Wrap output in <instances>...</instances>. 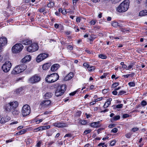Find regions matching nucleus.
Wrapping results in <instances>:
<instances>
[{
	"label": "nucleus",
	"instance_id": "1",
	"mask_svg": "<svg viewBox=\"0 0 147 147\" xmlns=\"http://www.w3.org/2000/svg\"><path fill=\"white\" fill-rule=\"evenodd\" d=\"M18 105V103L17 101H13L5 104L4 109L6 112H11L14 116H17L20 113V111L17 109Z\"/></svg>",
	"mask_w": 147,
	"mask_h": 147
},
{
	"label": "nucleus",
	"instance_id": "2",
	"mask_svg": "<svg viewBox=\"0 0 147 147\" xmlns=\"http://www.w3.org/2000/svg\"><path fill=\"white\" fill-rule=\"evenodd\" d=\"M129 0H124L117 7V11L119 12L126 11L129 8Z\"/></svg>",
	"mask_w": 147,
	"mask_h": 147
},
{
	"label": "nucleus",
	"instance_id": "3",
	"mask_svg": "<svg viewBox=\"0 0 147 147\" xmlns=\"http://www.w3.org/2000/svg\"><path fill=\"white\" fill-rule=\"evenodd\" d=\"M59 76L56 73H54L48 75L45 78L46 81L49 83H51L56 81L59 78Z\"/></svg>",
	"mask_w": 147,
	"mask_h": 147
},
{
	"label": "nucleus",
	"instance_id": "4",
	"mask_svg": "<svg viewBox=\"0 0 147 147\" xmlns=\"http://www.w3.org/2000/svg\"><path fill=\"white\" fill-rule=\"evenodd\" d=\"M66 88L65 85H59L56 89L55 92V96H59L63 94L66 90Z\"/></svg>",
	"mask_w": 147,
	"mask_h": 147
},
{
	"label": "nucleus",
	"instance_id": "5",
	"mask_svg": "<svg viewBox=\"0 0 147 147\" xmlns=\"http://www.w3.org/2000/svg\"><path fill=\"white\" fill-rule=\"evenodd\" d=\"M27 68V66L24 64L19 65L16 66L12 71L11 73L17 74L22 72Z\"/></svg>",
	"mask_w": 147,
	"mask_h": 147
},
{
	"label": "nucleus",
	"instance_id": "6",
	"mask_svg": "<svg viewBox=\"0 0 147 147\" xmlns=\"http://www.w3.org/2000/svg\"><path fill=\"white\" fill-rule=\"evenodd\" d=\"M30 108L28 105H25L22 107L21 113L23 117H24L28 115L30 113Z\"/></svg>",
	"mask_w": 147,
	"mask_h": 147
},
{
	"label": "nucleus",
	"instance_id": "7",
	"mask_svg": "<svg viewBox=\"0 0 147 147\" xmlns=\"http://www.w3.org/2000/svg\"><path fill=\"white\" fill-rule=\"evenodd\" d=\"M24 47L20 43L16 44L12 48V51L13 53H20Z\"/></svg>",
	"mask_w": 147,
	"mask_h": 147
},
{
	"label": "nucleus",
	"instance_id": "8",
	"mask_svg": "<svg viewBox=\"0 0 147 147\" xmlns=\"http://www.w3.org/2000/svg\"><path fill=\"white\" fill-rule=\"evenodd\" d=\"M11 65V63L9 61H7L3 65L1 68L4 72H7L10 70Z\"/></svg>",
	"mask_w": 147,
	"mask_h": 147
},
{
	"label": "nucleus",
	"instance_id": "9",
	"mask_svg": "<svg viewBox=\"0 0 147 147\" xmlns=\"http://www.w3.org/2000/svg\"><path fill=\"white\" fill-rule=\"evenodd\" d=\"M38 49V47L36 43H33L30 46L27 47V51L30 52H33L37 50Z\"/></svg>",
	"mask_w": 147,
	"mask_h": 147
},
{
	"label": "nucleus",
	"instance_id": "10",
	"mask_svg": "<svg viewBox=\"0 0 147 147\" xmlns=\"http://www.w3.org/2000/svg\"><path fill=\"white\" fill-rule=\"evenodd\" d=\"M40 79L41 78L37 74H36L30 78L28 81L30 83L34 84L39 82Z\"/></svg>",
	"mask_w": 147,
	"mask_h": 147
},
{
	"label": "nucleus",
	"instance_id": "11",
	"mask_svg": "<svg viewBox=\"0 0 147 147\" xmlns=\"http://www.w3.org/2000/svg\"><path fill=\"white\" fill-rule=\"evenodd\" d=\"M53 126L59 128H63L67 127L69 124L63 122L57 121L53 124Z\"/></svg>",
	"mask_w": 147,
	"mask_h": 147
},
{
	"label": "nucleus",
	"instance_id": "12",
	"mask_svg": "<svg viewBox=\"0 0 147 147\" xmlns=\"http://www.w3.org/2000/svg\"><path fill=\"white\" fill-rule=\"evenodd\" d=\"M49 56L48 54L42 53L38 55L36 59V61L39 63L47 58Z\"/></svg>",
	"mask_w": 147,
	"mask_h": 147
},
{
	"label": "nucleus",
	"instance_id": "13",
	"mask_svg": "<svg viewBox=\"0 0 147 147\" xmlns=\"http://www.w3.org/2000/svg\"><path fill=\"white\" fill-rule=\"evenodd\" d=\"M51 104V102L50 100H45L41 102L40 105L41 107L45 108L50 106Z\"/></svg>",
	"mask_w": 147,
	"mask_h": 147
},
{
	"label": "nucleus",
	"instance_id": "14",
	"mask_svg": "<svg viewBox=\"0 0 147 147\" xmlns=\"http://www.w3.org/2000/svg\"><path fill=\"white\" fill-rule=\"evenodd\" d=\"M74 76V74L72 72L69 73L66 76L63 78V80L65 81H68L72 79Z\"/></svg>",
	"mask_w": 147,
	"mask_h": 147
},
{
	"label": "nucleus",
	"instance_id": "15",
	"mask_svg": "<svg viewBox=\"0 0 147 147\" xmlns=\"http://www.w3.org/2000/svg\"><path fill=\"white\" fill-rule=\"evenodd\" d=\"M7 39L5 37H2L0 38V47H1L6 45Z\"/></svg>",
	"mask_w": 147,
	"mask_h": 147
},
{
	"label": "nucleus",
	"instance_id": "16",
	"mask_svg": "<svg viewBox=\"0 0 147 147\" xmlns=\"http://www.w3.org/2000/svg\"><path fill=\"white\" fill-rule=\"evenodd\" d=\"M11 119V118L9 117H2L0 121L1 123L4 124L6 122L8 121Z\"/></svg>",
	"mask_w": 147,
	"mask_h": 147
},
{
	"label": "nucleus",
	"instance_id": "17",
	"mask_svg": "<svg viewBox=\"0 0 147 147\" xmlns=\"http://www.w3.org/2000/svg\"><path fill=\"white\" fill-rule=\"evenodd\" d=\"M31 57L30 55H27L22 60V62L23 63H25L27 61H29L31 60Z\"/></svg>",
	"mask_w": 147,
	"mask_h": 147
},
{
	"label": "nucleus",
	"instance_id": "18",
	"mask_svg": "<svg viewBox=\"0 0 147 147\" xmlns=\"http://www.w3.org/2000/svg\"><path fill=\"white\" fill-rule=\"evenodd\" d=\"M100 122L98 121L91 123L90 124V126L94 128H97L100 126Z\"/></svg>",
	"mask_w": 147,
	"mask_h": 147
},
{
	"label": "nucleus",
	"instance_id": "19",
	"mask_svg": "<svg viewBox=\"0 0 147 147\" xmlns=\"http://www.w3.org/2000/svg\"><path fill=\"white\" fill-rule=\"evenodd\" d=\"M21 42L24 45H28L32 43V41L30 40L26 39L23 40Z\"/></svg>",
	"mask_w": 147,
	"mask_h": 147
},
{
	"label": "nucleus",
	"instance_id": "20",
	"mask_svg": "<svg viewBox=\"0 0 147 147\" xmlns=\"http://www.w3.org/2000/svg\"><path fill=\"white\" fill-rule=\"evenodd\" d=\"M112 99L111 98H109L107 100V101L103 105L104 108L106 109L110 105L111 103V101Z\"/></svg>",
	"mask_w": 147,
	"mask_h": 147
},
{
	"label": "nucleus",
	"instance_id": "21",
	"mask_svg": "<svg viewBox=\"0 0 147 147\" xmlns=\"http://www.w3.org/2000/svg\"><path fill=\"white\" fill-rule=\"evenodd\" d=\"M59 67V65L58 64H54L51 66V70L52 71H55L58 69Z\"/></svg>",
	"mask_w": 147,
	"mask_h": 147
},
{
	"label": "nucleus",
	"instance_id": "22",
	"mask_svg": "<svg viewBox=\"0 0 147 147\" xmlns=\"http://www.w3.org/2000/svg\"><path fill=\"white\" fill-rule=\"evenodd\" d=\"M51 65V63H47L44 64L42 67V69L44 70H47L49 68Z\"/></svg>",
	"mask_w": 147,
	"mask_h": 147
},
{
	"label": "nucleus",
	"instance_id": "23",
	"mask_svg": "<svg viewBox=\"0 0 147 147\" xmlns=\"http://www.w3.org/2000/svg\"><path fill=\"white\" fill-rule=\"evenodd\" d=\"M147 15V10H144L141 11L139 14L140 16H142Z\"/></svg>",
	"mask_w": 147,
	"mask_h": 147
},
{
	"label": "nucleus",
	"instance_id": "24",
	"mask_svg": "<svg viewBox=\"0 0 147 147\" xmlns=\"http://www.w3.org/2000/svg\"><path fill=\"white\" fill-rule=\"evenodd\" d=\"M52 94L51 92H47L44 95V96L45 98H49L52 96Z\"/></svg>",
	"mask_w": 147,
	"mask_h": 147
},
{
	"label": "nucleus",
	"instance_id": "25",
	"mask_svg": "<svg viewBox=\"0 0 147 147\" xmlns=\"http://www.w3.org/2000/svg\"><path fill=\"white\" fill-rule=\"evenodd\" d=\"M27 131L26 129H24L21 130L20 131L16 133V135H20L25 133Z\"/></svg>",
	"mask_w": 147,
	"mask_h": 147
},
{
	"label": "nucleus",
	"instance_id": "26",
	"mask_svg": "<svg viewBox=\"0 0 147 147\" xmlns=\"http://www.w3.org/2000/svg\"><path fill=\"white\" fill-rule=\"evenodd\" d=\"M120 118V117L119 115H117L111 118V121H115L119 119Z\"/></svg>",
	"mask_w": 147,
	"mask_h": 147
},
{
	"label": "nucleus",
	"instance_id": "27",
	"mask_svg": "<svg viewBox=\"0 0 147 147\" xmlns=\"http://www.w3.org/2000/svg\"><path fill=\"white\" fill-rule=\"evenodd\" d=\"M22 90V88L20 87L18 89H16L14 91L16 94H20V92Z\"/></svg>",
	"mask_w": 147,
	"mask_h": 147
},
{
	"label": "nucleus",
	"instance_id": "28",
	"mask_svg": "<svg viewBox=\"0 0 147 147\" xmlns=\"http://www.w3.org/2000/svg\"><path fill=\"white\" fill-rule=\"evenodd\" d=\"M5 87L9 86H11L10 83L7 81H4L2 83Z\"/></svg>",
	"mask_w": 147,
	"mask_h": 147
},
{
	"label": "nucleus",
	"instance_id": "29",
	"mask_svg": "<svg viewBox=\"0 0 147 147\" xmlns=\"http://www.w3.org/2000/svg\"><path fill=\"white\" fill-rule=\"evenodd\" d=\"M87 69L89 71H94L95 69V67L94 66H90L89 65Z\"/></svg>",
	"mask_w": 147,
	"mask_h": 147
},
{
	"label": "nucleus",
	"instance_id": "30",
	"mask_svg": "<svg viewBox=\"0 0 147 147\" xmlns=\"http://www.w3.org/2000/svg\"><path fill=\"white\" fill-rule=\"evenodd\" d=\"M130 29L129 28H121V31L123 32H130Z\"/></svg>",
	"mask_w": 147,
	"mask_h": 147
},
{
	"label": "nucleus",
	"instance_id": "31",
	"mask_svg": "<svg viewBox=\"0 0 147 147\" xmlns=\"http://www.w3.org/2000/svg\"><path fill=\"white\" fill-rule=\"evenodd\" d=\"M98 57L102 59H105L107 58V56L103 54H100L99 55Z\"/></svg>",
	"mask_w": 147,
	"mask_h": 147
},
{
	"label": "nucleus",
	"instance_id": "32",
	"mask_svg": "<svg viewBox=\"0 0 147 147\" xmlns=\"http://www.w3.org/2000/svg\"><path fill=\"white\" fill-rule=\"evenodd\" d=\"M54 6V3L53 2H50L47 4V6L49 7H52Z\"/></svg>",
	"mask_w": 147,
	"mask_h": 147
},
{
	"label": "nucleus",
	"instance_id": "33",
	"mask_svg": "<svg viewBox=\"0 0 147 147\" xmlns=\"http://www.w3.org/2000/svg\"><path fill=\"white\" fill-rule=\"evenodd\" d=\"M44 126L39 127L36 129V131H38L40 130H45Z\"/></svg>",
	"mask_w": 147,
	"mask_h": 147
},
{
	"label": "nucleus",
	"instance_id": "34",
	"mask_svg": "<svg viewBox=\"0 0 147 147\" xmlns=\"http://www.w3.org/2000/svg\"><path fill=\"white\" fill-rule=\"evenodd\" d=\"M79 122L82 125H85L87 123V121L84 120H80Z\"/></svg>",
	"mask_w": 147,
	"mask_h": 147
},
{
	"label": "nucleus",
	"instance_id": "35",
	"mask_svg": "<svg viewBox=\"0 0 147 147\" xmlns=\"http://www.w3.org/2000/svg\"><path fill=\"white\" fill-rule=\"evenodd\" d=\"M134 63H130L127 67L126 70H129L132 68L134 65Z\"/></svg>",
	"mask_w": 147,
	"mask_h": 147
},
{
	"label": "nucleus",
	"instance_id": "36",
	"mask_svg": "<svg viewBox=\"0 0 147 147\" xmlns=\"http://www.w3.org/2000/svg\"><path fill=\"white\" fill-rule=\"evenodd\" d=\"M112 25L114 27H116L118 26V23L117 22L113 21L112 23Z\"/></svg>",
	"mask_w": 147,
	"mask_h": 147
},
{
	"label": "nucleus",
	"instance_id": "37",
	"mask_svg": "<svg viewBox=\"0 0 147 147\" xmlns=\"http://www.w3.org/2000/svg\"><path fill=\"white\" fill-rule=\"evenodd\" d=\"M129 86L130 87H134L135 86V83L134 82H129L128 84Z\"/></svg>",
	"mask_w": 147,
	"mask_h": 147
},
{
	"label": "nucleus",
	"instance_id": "38",
	"mask_svg": "<svg viewBox=\"0 0 147 147\" xmlns=\"http://www.w3.org/2000/svg\"><path fill=\"white\" fill-rule=\"evenodd\" d=\"M105 98V97H101L99 98H97L94 99V100L96 101V102H97L98 101H100L104 99V98Z\"/></svg>",
	"mask_w": 147,
	"mask_h": 147
},
{
	"label": "nucleus",
	"instance_id": "39",
	"mask_svg": "<svg viewBox=\"0 0 147 147\" xmlns=\"http://www.w3.org/2000/svg\"><path fill=\"white\" fill-rule=\"evenodd\" d=\"M118 129L116 128H114L111 131V133H116L118 131Z\"/></svg>",
	"mask_w": 147,
	"mask_h": 147
},
{
	"label": "nucleus",
	"instance_id": "40",
	"mask_svg": "<svg viewBox=\"0 0 147 147\" xmlns=\"http://www.w3.org/2000/svg\"><path fill=\"white\" fill-rule=\"evenodd\" d=\"M119 85V83L118 82H115L113 83L112 86V88H115Z\"/></svg>",
	"mask_w": 147,
	"mask_h": 147
},
{
	"label": "nucleus",
	"instance_id": "41",
	"mask_svg": "<svg viewBox=\"0 0 147 147\" xmlns=\"http://www.w3.org/2000/svg\"><path fill=\"white\" fill-rule=\"evenodd\" d=\"M126 93V92L124 90H121L119 91L118 93V95H121Z\"/></svg>",
	"mask_w": 147,
	"mask_h": 147
},
{
	"label": "nucleus",
	"instance_id": "42",
	"mask_svg": "<svg viewBox=\"0 0 147 147\" xmlns=\"http://www.w3.org/2000/svg\"><path fill=\"white\" fill-rule=\"evenodd\" d=\"M91 131L92 130L90 129L86 130L84 132V134L85 135H86L87 134L90 133Z\"/></svg>",
	"mask_w": 147,
	"mask_h": 147
},
{
	"label": "nucleus",
	"instance_id": "43",
	"mask_svg": "<svg viewBox=\"0 0 147 147\" xmlns=\"http://www.w3.org/2000/svg\"><path fill=\"white\" fill-rule=\"evenodd\" d=\"M141 104L142 106H145L147 105V102L145 100H143L141 102Z\"/></svg>",
	"mask_w": 147,
	"mask_h": 147
},
{
	"label": "nucleus",
	"instance_id": "44",
	"mask_svg": "<svg viewBox=\"0 0 147 147\" xmlns=\"http://www.w3.org/2000/svg\"><path fill=\"white\" fill-rule=\"evenodd\" d=\"M32 140L30 139H28L26 140V144H29L30 143H32Z\"/></svg>",
	"mask_w": 147,
	"mask_h": 147
},
{
	"label": "nucleus",
	"instance_id": "45",
	"mask_svg": "<svg viewBox=\"0 0 147 147\" xmlns=\"http://www.w3.org/2000/svg\"><path fill=\"white\" fill-rule=\"evenodd\" d=\"M123 106L122 104H120L117 105L116 106V107L117 108H121Z\"/></svg>",
	"mask_w": 147,
	"mask_h": 147
},
{
	"label": "nucleus",
	"instance_id": "46",
	"mask_svg": "<svg viewBox=\"0 0 147 147\" xmlns=\"http://www.w3.org/2000/svg\"><path fill=\"white\" fill-rule=\"evenodd\" d=\"M41 144V142L39 141L36 144V146L37 147H40Z\"/></svg>",
	"mask_w": 147,
	"mask_h": 147
},
{
	"label": "nucleus",
	"instance_id": "47",
	"mask_svg": "<svg viewBox=\"0 0 147 147\" xmlns=\"http://www.w3.org/2000/svg\"><path fill=\"white\" fill-rule=\"evenodd\" d=\"M67 49L71 51L73 49V47L71 45L68 46L67 47Z\"/></svg>",
	"mask_w": 147,
	"mask_h": 147
},
{
	"label": "nucleus",
	"instance_id": "48",
	"mask_svg": "<svg viewBox=\"0 0 147 147\" xmlns=\"http://www.w3.org/2000/svg\"><path fill=\"white\" fill-rule=\"evenodd\" d=\"M43 120V119H40L38 120L37 121L36 120L35 122H36V123L38 124V123H40L41 122H42Z\"/></svg>",
	"mask_w": 147,
	"mask_h": 147
},
{
	"label": "nucleus",
	"instance_id": "49",
	"mask_svg": "<svg viewBox=\"0 0 147 147\" xmlns=\"http://www.w3.org/2000/svg\"><path fill=\"white\" fill-rule=\"evenodd\" d=\"M96 21L95 20H92L90 22L91 24L94 25L96 23Z\"/></svg>",
	"mask_w": 147,
	"mask_h": 147
},
{
	"label": "nucleus",
	"instance_id": "50",
	"mask_svg": "<svg viewBox=\"0 0 147 147\" xmlns=\"http://www.w3.org/2000/svg\"><path fill=\"white\" fill-rule=\"evenodd\" d=\"M131 134L129 133L126 134L125 135V136L127 138H130Z\"/></svg>",
	"mask_w": 147,
	"mask_h": 147
},
{
	"label": "nucleus",
	"instance_id": "51",
	"mask_svg": "<svg viewBox=\"0 0 147 147\" xmlns=\"http://www.w3.org/2000/svg\"><path fill=\"white\" fill-rule=\"evenodd\" d=\"M139 129V128L138 127H134L132 129L131 131L133 132H135Z\"/></svg>",
	"mask_w": 147,
	"mask_h": 147
},
{
	"label": "nucleus",
	"instance_id": "52",
	"mask_svg": "<svg viewBox=\"0 0 147 147\" xmlns=\"http://www.w3.org/2000/svg\"><path fill=\"white\" fill-rule=\"evenodd\" d=\"M115 143L116 141L115 140H113L110 143V145L111 146H113L115 144Z\"/></svg>",
	"mask_w": 147,
	"mask_h": 147
},
{
	"label": "nucleus",
	"instance_id": "53",
	"mask_svg": "<svg viewBox=\"0 0 147 147\" xmlns=\"http://www.w3.org/2000/svg\"><path fill=\"white\" fill-rule=\"evenodd\" d=\"M83 65L84 67H85L88 69L89 65V64H88L87 63H84L83 64Z\"/></svg>",
	"mask_w": 147,
	"mask_h": 147
},
{
	"label": "nucleus",
	"instance_id": "54",
	"mask_svg": "<svg viewBox=\"0 0 147 147\" xmlns=\"http://www.w3.org/2000/svg\"><path fill=\"white\" fill-rule=\"evenodd\" d=\"M107 75L106 74H104L103 75L101 76L100 77V78L101 79H103L104 78H106Z\"/></svg>",
	"mask_w": 147,
	"mask_h": 147
},
{
	"label": "nucleus",
	"instance_id": "55",
	"mask_svg": "<svg viewBox=\"0 0 147 147\" xmlns=\"http://www.w3.org/2000/svg\"><path fill=\"white\" fill-rule=\"evenodd\" d=\"M71 137V134H66V135H65L64 137V138H66L67 137Z\"/></svg>",
	"mask_w": 147,
	"mask_h": 147
},
{
	"label": "nucleus",
	"instance_id": "56",
	"mask_svg": "<svg viewBox=\"0 0 147 147\" xmlns=\"http://www.w3.org/2000/svg\"><path fill=\"white\" fill-rule=\"evenodd\" d=\"M129 117V115L127 114H124L123 116V117L124 118L128 117Z\"/></svg>",
	"mask_w": 147,
	"mask_h": 147
},
{
	"label": "nucleus",
	"instance_id": "57",
	"mask_svg": "<svg viewBox=\"0 0 147 147\" xmlns=\"http://www.w3.org/2000/svg\"><path fill=\"white\" fill-rule=\"evenodd\" d=\"M77 92V91H75L74 92H71L69 94V95L71 96H74L76 93Z\"/></svg>",
	"mask_w": 147,
	"mask_h": 147
},
{
	"label": "nucleus",
	"instance_id": "58",
	"mask_svg": "<svg viewBox=\"0 0 147 147\" xmlns=\"http://www.w3.org/2000/svg\"><path fill=\"white\" fill-rule=\"evenodd\" d=\"M13 141V139L11 138L10 139H9L8 140H7L6 141V142L7 143L9 142H11Z\"/></svg>",
	"mask_w": 147,
	"mask_h": 147
},
{
	"label": "nucleus",
	"instance_id": "59",
	"mask_svg": "<svg viewBox=\"0 0 147 147\" xmlns=\"http://www.w3.org/2000/svg\"><path fill=\"white\" fill-rule=\"evenodd\" d=\"M73 1V4L74 5H76V2L78 1V0H72Z\"/></svg>",
	"mask_w": 147,
	"mask_h": 147
},
{
	"label": "nucleus",
	"instance_id": "60",
	"mask_svg": "<svg viewBox=\"0 0 147 147\" xmlns=\"http://www.w3.org/2000/svg\"><path fill=\"white\" fill-rule=\"evenodd\" d=\"M39 11L40 12H42L45 11V9L44 8H42L39 10Z\"/></svg>",
	"mask_w": 147,
	"mask_h": 147
},
{
	"label": "nucleus",
	"instance_id": "61",
	"mask_svg": "<svg viewBox=\"0 0 147 147\" xmlns=\"http://www.w3.org/2000/svg\"><path fill=\"white\" fill-rule=\"evenodd\" d=\"M65 15L67 13V12L65 9H63L61 13Z\"/></svg>",
	"mask_w": 147,
	"mask_h": 147
},
{
	"label": "nucleus",
	"instance_id": "62",
	"mask_svg": "<svg viewBox=\"0 0 147 147\" xmlns=\"http://www.w3.org/2000/svg\"><path fill=\"white\" fill-rule=\"evenodd\" d=\"M91 0L94 3H96L99 2L100 1V0Z\"/></svg>",
	"mask_w": 147,
	"mask_h": 147
},
{
	"label": "nucleus",
	"instance_id": "63",
	"mask_svg": "<svg viewBox=\"0 0 147 147\" xmlns=\"http://www.w3.org/2000/svg\"><path fill=\"white\" fill-rule=\"evenodd\" d=\"M112 94L114 95H116L117 94V92L116 90H114L112 92Z\"/></svg>",
	"mask_w": 147,
	"mask_h": 147
},
{
	"label": "nucleus",
	"instance_id": "64",
	"mask_svg": "<svg viewBox=\"0 0 147 147\" xmlns=\"http://www.w3.org/2000/svg\"><path fill=\"white\" fill-rule=\"evenodd\" d=\"M135 74L134 73H132L131 74H129V77H133L134 76Z\"/></svg>",
	"mask_w": 147,
	"mask_h": 147
}]
</instances>
